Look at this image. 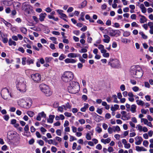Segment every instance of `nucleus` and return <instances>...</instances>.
Returning a JSON list of instances; mask_svg holds the SVG:
<instances>
[{"label":"nucleus","instance_id":"obj_1","mask_svg":"<svg viewBox=\"0 0 153 153\" xmlns=\"http://www.w3.org/2000/svg\"><path fill=\"white\" fill-rule=\"evenodd\" d=\"M17 89L20 92H24L27 90L26 82L25 79L22 77L18 78L16 81Z\"/></svg>","mask_w":153,"mask_h":153},{"label":"nucleus","instance_id":"obj_2","mask_svg":"<svg viewBox=\"0 0 153 153\" xmlns=\"http://www.w3.org/2000/svg\"><path fill=\"white\" fill-rule=\"evenodd\" d=\"M79 90V85L78 82L74 81L70 82L68 87V90L69 93L75 94L78 93Z\"/></svg>","mask_w":153,"mask_h":153},{"label":"nucleus","instance_id":"obj_3","mask_svg":"<svg viewBox=\"0 0 153 153\" xmlns=\"http://www.w3.org/2000/svg\"><path fill=\"white\" fill-rule=\"evenodd\" d=\"M130 72L131 74L134 75L136 78H140L143 74L142 69L139 66H132Z\"/></svg>","mask_w":153,"mask_h":153},{"label":"nucleus","instance_id":"obj_4","mask_svg":"<svg viewBox=\"0 0 153 153\" xmlns=\"http://www.w3.org/2000/svg\"><path fill=\"white\" fill-rule=\"evenodd\" d=\"M74 77L73 73L70 71L65 72L62 75L61 79L65 82H67L72 80Z\"/></svg>","mask_w":153,"mask_h":153},{"label":"nucleus","instance_id":"obj_5","mask_svg":"<svg viewBox=\"0 0 153 153\" xmlns=\"http://www.w3.org/2000/svg\"><path fill=\"white\" fill-rule=\"evenodd\" d=\"M7 137L9 139L12 140L14 142H17L20 140L19 135L14 131H10L8 133Z\"/></svg>","mask_w":153,"mask_h":153},{"label":"nucleus","instance_id":"obj_6","mask_svg":"<svg viewBox=\"0 0 153 153\" xmlns=\"http://www.w3.org/2000/svg\"><path fill=\"white\" fill-rule=\"evenodd\" d=\"M39 87L40 90L47 96H50L52 94V91L47 85L42 84L39 85Z\"/></svg>","mask_w":153,"mask_h":153},{"label":"nucleus","instance_id":"obj_7","mask_svg":"<svg viewBox=\"0 0 153 153\" xmlns=\"http://www.w3.org/2000/svg\"><path fill=\"white\" fill-rule=\"evenodd\" d=\"M1 94L4 100H7L12 96L8 89L6 88H3L1 91Z\"/></svg>","mask_w":153,"mask_h":153},{"label":"nucleus","instance_id":"obj_8","mask_svg":"<svg viewBox=\"0 0 153 153\" xmlns=\"http://www.w3.org/2000/svg\"><path fill=\"white\" fill-rule=\"evenodd\" d=\"M30 77L34 82L38 83L41 80V75L39 73H35L32 74Z\"/></svg>","mask_w":153,"mask_h":153},{"label":"nucleus","instance_id":"obj_9","mask_svg":"<svg viewBox=\"0 0 153 153\" xmlns=\"http://www.w3.org/2000/svg\"><path fill=\"white\" fill-rule=\"evenodd\" d=\"M32 103V101L31 99H29L25 101H24L21 105V106L23 108H28L31 107Z\"/></svg>","mask_w":153,"mask_h":153},{"label":"nucleus","instance_id":"obj_10","mask_svg":"<svg viewBox=\"0 0 153 153\" xmlns=\"http://www.w3.org/2000/svg\"><path fill=\"white\" fill-rule=\"evenodd\" d=\"M119 61L117 59H113L108 63V64L112 67L116 68L119 66Z\"/></svg>","mask_w":153,"mask_h":153},{"label":"nucleus","instance_id":"obj_11","mask_svg":"<svg viewBox=\"0 0 153 153\" xmlns=\"http://www.w3.org/2000/svg\"><path fill=\"white\" fill-rule=\"evenodd\" d=\"M135 143L136 145H140L143 141V139L142 137L140 136L136 137L135 138Z\"/></svg>","mask_w":153,"mask_h":153},{"label":"nucleus","instance_id":"obj_12","mask_svg":"<svg viewBox=\"0 0 153 153\" xmlns=\"http://www.w3.org/2000/svg\"><path fill=\"white\" fill-rule=\"evenodd\" d=\"M21 5L20 3L19 2H14L13 3V9L17 10H19L20 8Z\"/></svg>","mask_w":153,"mask_h":153},{"label":"nucleus","instance_id":"obj_13","mask_svg":"<svg viewBox=\"0 0 153 153\" xmlns=\"http://www.w3.org/2000/svg\"><path fill=\"white\" fill-rule=\"evenodd\" d=\"M64 61L66 63H71L73 64L76 63L77 62V60L71 58H67Z\"/></svg>","mask_w":153,"mask_h":153},{"label":"nucleus","instance_id":"obj_14","mask_svg":"<svg viewBox=\"0 0 153 153\" xmlns=\"http://www.w3.org/2000/svg\"><path fill=\"white\" fill-rule=\"evenodd\" d=\"M122 141L126 149H129L130 148L131 146L130 144L129 143H127V141L125 139H122Z\"/></svg>","mask_w":153,"mask_h":153},{"label":"nucleus","instance_id":"obj_15","mask_svg":"<svg viewBox=\"0 0 153 153\" xmlns=\"http://www.w3.org/2000/svg\"><path fill=\"white\" fill-rule=\"evenodd\" d=\"M80 56L79 54L74 53H70L68 55V57L70 58H76Z\"/></svg>","mask_w":153,"mask_h":153},{"label":"nucleus","instance_id":"obj_16","mask_svg":"<svg viewBox=\"0 0 153 153\" xmlns=\"http://www.w3.org/2000/svg\"><path fill=\"white\" fill-rule=\"evenodd\" d=\"M128 96L129 97L128 98V100L130 101L131 102H133L134 101V95L132 92H129L128 93Z\"/></svg>","mask_w":153,"mask_h":153},{"label":"nucleus","instance_id":"obj_17","mask_svg":"<svg viewBox=\"0 0 153 153\" xmlns=\"http://www.w3.org/2000/svg\"><path fill=\"white\" fill-rule=\"evenodd\" d=\"M98 48L99 49L101 53L106 52V50L104 46L102 44H100L98 46Z\"/></svg>","mask_w":153,"mask_h":153},{"label":"nucleus","instance_id":"obj_18","mask_svg":"<svg viewBox=\"0 0 153 153\" xmlns=\"http://www.w3.org/2000/svg\"><path fill=\"white\" fill-rule=\"evenodd\" d=\"M139 16L141 17L140 19V22L141 23H144L146 22L147 19L144 16L142 15L141 14H139Z\"/></svg>","mask_w":153,"mask_h":153},{"label":"nucleus","instance_id":"obj_19","mask_svg":"<svg viewBox=\"0 0 153 153\" xmlns=\"http://www.w3.org/2000/svg\"><path fill=\"white\" fill-rule=\"evenodd\" d=\"M93 133L92 131H89L86 134L85 138L88 140H90L91 139V136L93 135Z\"/></svg>","mask_w":153,"mask_h":153},{"label":"nucleus","instance_id":"obj_20","mask_svg":"<svg viewBox=\"0 0 153 153\" xmlns=\"http://www.w3.org/2000/svg\"><path fill=\"white\" fill-rule=\"evenodd\" d=\"M47 16V14L45 13H41L39 15V19L41 22H42L44 21V19Z\"/></svg>","mask_w":153,"mask_h":153},{"label":"nucleus","instance_id":"obj_21","mask_svg":"<svg viewBox=\"0 0 153 153\" xmlns=\"http://www.w3.org/2000/svg\"><path fill=\"white\" fill-rule=\"evenodd\" d=\"M104 39H103V41L106 43H108L110 41V38L109 36L107 35H103Z\"/></svg>","mask_w":153,"mask_h":153},{"label":"nucleus","instance_id":"obj_22","mask_svg":"<svg viewBox=\"0 0 153 153\" xmlns=\"http://www.w3.org/2000/svg\"><path fill=\"white\" fill-rule=\"evenodd\" d=\"M136 150L138 152L146 151H147L146 149L142 146H136Z\"/></svg>","mask_w":153,"mask_h":153},{"label":"nucleus","instance_id":"obj_23","mask_svg":"<svg viewBox=\"0 0 153 153\" xmlns=\"http://www.w3.org/2000/svg\"><path fill=\"white\" fill-rule=\"evenodd\" d=\"M54 117L55 116L54 115H50L49 118L47 120V122L51 123H52Z\"/></svg>","mask_w":153,"mask_h":153},{"label":"nucleus","instance_id":"obj_24","mask_svg":"<svg viewBox=\"0 0 153 153\" xmlns=\"http://www.w3.org/2000/svg\"><path fill=\"white\" fill-rule=\"evenodd\" d=\"M29 6L28 4H27V2L23 3L22 6V9L24 10H26L27 9L28 7Z\"/></svg>","mask_w":153,"mask_h":153},{"label":"nucleus","instance_id":"obj_25","mask_svg":"<svg viewBox=\"0 0 153 153\" xmlns=\"http://www.w3.org/2000/svg\"><path fill=\"white\" fill-rule=\"evenodd\" d=\"M140 8L141 9V11L143 13H145L146 12V8L145 7L143 4H142L140 5Z\"/></svg>","mask_w":153,"mask_h":153},{"label":"nucleus","instance_id":"obj_26","mask_svg":"<svg viewBox=\"0 0 153 153\" xmlns=\"http://www.w3.org/2000/svg\"><path fill=\"white\" fill-rule=\"evenodd\" d=\"M64 110L66 111L68 109H70L71 108V105L68 102L67 103L66 105H63L62 106Z\"/></svg>","mask_w":153,"mask_h":153},{"label":"nucleus","instance_id":"obj_27","mask_svg":"<svg viewBox=\"0 0 153 153\" xmlns=\"http://www.w3.org/2000/svg\"><path fill=\"white\" fill-rule=\"evenodd\" d=\"M111 140L109 138H108L105 139H101V141L104 144H106L109 143L110 142Z\"/></svg>","mask_w":153,"mask_h":153},{"label":"nucleus","instance_id":"obj_28","mask_svg":"<svg viewBox=\"0 0 153 153\" xmlns=\"http://www.w3.org/2000/svg\"><path fill=\"white\" fill-rule=\"evenodd\" d=\"M136 108L137 106L135 105H132L131 106L130 111L132 113H134L136 112Z\"/></svg>","mask_w":153,"mask_h":153},{"label":"nucleus","instance_id":"obj_29","mask_svg":"<svg viewBox=\"0 0 153 153\" xmlns=\"http://www.w3.org/2000/svg\"><path fill=\"white\" fill-rule=\"evenodd\" d=\"M8 44L10 46L13 45L15 46L16 45V42L11 39H10L8 41Z\"/></svg>","mask_w":153,"mask_h":153},{"label":"nucleus","instance_id":"obj_30","mask_svg":"<svg viewBox=\"0 0 153 153\" xmlns=\"http://www.w3.org/2000/svg\"><path fill=\"white\" fill-rule=\"evenodd\" d=\"M84 105V106L80 109L81 111L82 112H85L89 107V105L88 104L85 103Z\"/></svg>","mask_w":153,"mask_h":153},{"label":"nucleus","instance_id":"obj_31","mask_svg":"<svg viewBox=\"0 0 153 153\" xmlns=\"http://www.w3.org/2000/svg\"><path fill=\"white\" fill-rule=\"evenodd\" d=\"M119 106L118 105L115 104L114 106H112L111 107V110L112 111H115L117 110L118 109Z\"/></svg>","mask_w":153,"mask_h":153},{"label":"nucleus","instance_id":"obj_32","mask_svg":"<svg viewBox=\"0 0 153 153\" xmlns=\"http://www.w3.org/2000/svg\"><path fill=\"white\" fill-rule=\"evenodd\" d=\"M137 104L139 105L143 106L145 104V102L142 100H136Z\"/></svg>","mask_w":153,"mask_h":153},{"label":"nucleus","instance_id":"obj_33","mask_svg":"<svg viewBox=\"0 0 153 153\" xmlns=\"http://www.w3.org/2000/svg\"><path fill=\"white\" fill-rule=\"evenodd\" d=\"M115 30H110L108 31L109 34L111 36H115Z\"/></svg>","mask_w":153,"mask_h":153},{"label":"nucleus","instance_id":"obj_34","mask_svg":"<svg viewBox=\"0 0 153 153\" xmlns=\"http://www.w3.org/2000/svg\"><path fill=\"white\" fill-rule=\"evenodd\" d=\"M27 62L28 65L33 64L34 63V60L33 59H31L30 58H28L27 60Z\"/></svg>","mask_w":153,"mask_h":153},{"label":"nucleus","instance_id":"obj_35","mask_svg":"<svg viewBox=\"0 0 153 153\" xmlns=\"http://www.w3.org/2000/svg\"><path fill=\"white\" fill-rule=\"evenodd\" d=\"M27 114L30 117H32L34 115V113L33 111H28L27 112Z\"/></svg>","mask_w":153,"mask_h":153},{"label":"nucleus","instance_id":"obj_36","mask_svg":"<svg viewBox=\"0 0 153 153\" xmlns=\"http://www.w3.org/2000/svg\"><path fill=\"white\" fill-rule=\"evenodd\" d=\"M112 98L114 100V102L118 103L119 102V101L117 100V97L116 95H112Z\"/></svg>","mask_w":153,"mask_h":153},{"label":"nucleus","instance_id":"obj_37","mask_svg":"<svg viewBox=\"0 0 153 153\" xmlns=\"http://www.w3.org/2000/svg\"><path fill=\"white\" fill-rule=\"evenodd\" d=\"M121 114L122 115V117L126 118L127 120H128L129 118L126 117V112L125 111H123L121 112Z\"/></svg>","mask_w":153,"mask_h":153},{"label":"nucleus","instance_id":"obj_38","mask_svg":"<svg viewBox=\"0 0 153 153\" xmlns=\"http://www.w3.org/2000/svg\"><path fill=\"white\" fill-rule=\"evenodd\" d=\"M20 29L21 31L23 33L26 34L27 32V29L25 27H22L20 28Z\"/></svg>","mask_w":153,"mask_h":153},{"label":"nucleus","instance_id":"obj_39","mask_svg":"<svg viewBox=\"0 0 153 153\" xmlns=\"http://www.w3.org/2000/svg\"><path fill=\"white\" fill-rule=\"evenodd\" d=\"M142 128L143 126L140 124L137 125L136 127V128L140 132L142 131Z\"/></svg>","mask_w":153,"mask_h":153},{"label":"nucleus","instance_id":"obj_40","mask_svg":"<svg viewBox=\"0 0 153 153\" xmlns=\"http://www.w3.org/2000/svg\"><path fill=\"white\" fill-rule=\"evenodd\" d=\"M139 33L140 35L142 37L143 39H146L147 38V36L145 35L143 32L140 31V32Z\"/></svg>","mask_w":153,"mask_h":153},{"label":"nucleus","instance_id":"obj_41","mask_svg":"<svg viewBox=\"0 0 153 153\" xmlns=\"http://www.w3.org/2000/svg\"><path fill=\"white\" fill-rule=\"evenodd\" d=\"M53 58L51 57H46L45 58V61L46 62H50L51 61Z\"/></svg>","mask_w":153,"mask_h":153},{"label":"nucleus","instance_id":"obj_42","mask_svg":"<svg viewBox=\"0 0 153 153\" xmlns=\"http://www.w3.org/2000/svg\"><path fill=\"white\" fill-rule=\"evenodd\" d=\"M16 10L14 9L11 11V14L10 15V16L11 17H13V16L16 15L17 12Z\"/></svg>","mask_w":153,"mask_h":153},{"label":"nucleus","instance_id":"obj_43","mask_svg":"<svg viewBox=\"0 0 153 153\" xmlns=\"http://www.w3.org/2000/svg\"><path fill=\"white\" fill-rule=\"evenodd\" d=\"M87 1L86 0H84L80 4V7L83 8L87 4Z\"/></svg>","mask_w":153,"mask_h":153},{"label":"nucleus","instance_id":"obj_44","mask_svg":"<svg viewBox=\"0 0 153 153\" xmlns=\"http://www.w3.org/2000/svg\"><path fill=\"white\" fill-rule=\"evenodd\" d=\"M132 90L133 91L135 92H137L140 90L139 88L136 86H135L132 88Z\"/></svg>","mask_w":153,"mask_h":153},{"label":"nucleus","instance_id":"obj_45","mask_svg":"<svg viewBox=\"0 0 153 153\" xmlns=\"http://www.w3.org/2000/svg\"><path fill=\"white\" fill-rule=\"evenodd\" d=\"M114 132H119L120 130V128L118 126H114Z\"/></svg>","mask_w":153,"mask_h":153},{"label":"nucleus","instance_id":"obj_46","mask_svg":"<svg viewBox=\"0 0 153 153\" xmlns=\"http://www.w3.org/2000/svg\"><path fill=\"white\" fill-rule=\"evenodd\" d=\"M141 123L143 122L145 125H146L148 122V120L145 118H141Z\"/></svg>","mask_w":153,"mask_h":153},{"label":"nucleus","instance_id":"obj_47","mask_svg":"<svg viewBox=\"0 0 153 153\" xmlns=\"http://www.w3.org/2000/svg\"><path fill=\"white\" fill-rule=\"evenodd\" d=\"M102 53V54L103 56L105 57H108L109 56V53H107L106 52Z\"/></svg>","mask_w":153,"mask_h":153},{"label":"nucleus","instance_id":"obj_48","mask_svg":"<svg viewBox=\"0 0 153 153\" xmlns=\"http://www.w3.org/2000/svg\"><path fill=\"white\" fill-rule=\"evenodd\" d=\"M95 130L97 131L98 133H100L102 131V128L99 126L97 127L96 129Z\"/></svg>","mask_w":153,"mask_h":153},{"label":"nucleus","instance_id":"obj_49","mask_svg":"<svg viewBox=\"0 0 153 153\" xmlns=\"http://www.w3.org/2000/svg\"><path fill=\"white\" fill-rule=\"evenodd\" d=\"M130 35V32L127 31L124 32L123 34V36L125 37H127L129 36Z\"/></svg>","mask_w":153,"mask_h":153},{"label":"nucleus","instance_id":"obj_50","mask_svg":"<svg viewBox=\"0 0 153 153\" xmlns=\"http://www.w3.org/2000/svg\"><path fill=\"white\" fill-rule=\"evenodd\" d=\"M66 57L65 55L63 54H61L59 57V59L60 60H62L63 59H65Z\"/></svg>","mask_w":153,"mask_h":153},{"label":"nucleus","instance_id":"obj_51","mask_svg":"<svg viewBox=\"0 0 153 153\" xmlns=\"http://www.w3.org/2000/svg\"><path fill=\"white\" fill-rule=\"evenodd\" d=\"M149 143L147 140H145L143 141V145L146 147H148Z\"/></svg>","mask_w":153,"mask_h":153},{"label":"nucleus","instance_id":"obj_52","mask_svg":"<svg viewBox=\"0 0 153 153\" xmlns=\"http://www.w3.org/2000/svg\"><path fill=\"white\" fill-rule=\"evenodd\" d=\"M39 114L41 117L44 118H45L46 117V115L43 111L39 113Z\"/></svg>","mask_w":153,"mask_h":153},{"label":"nucleus","instance_id":"obj_53","mask_svg":"<svg viewBox=\"0 0 153 153\" xmlns=\"http://www.w3.org/2000/svg\"><path fill=\"white\" fill-rule=\"evenodd\" d=\"M108 131L109 134H111L112 133L113 131H114V129H113L111 127H110L108 128Z\"/></svg>","mask_w":153,"mask_h":153},{"label":"nucleus","instance_id":"obj_54","mask_svg":"<svg viewBox=\"0 0 153 153\" xmlns=\"http://www.w3.org/2000/svg\"><path fill=\"white\" fill-rule=\"evenodd\" d=\"M84 13H82L80 14L81 17L79 18V20H81L83 21H85V19L84 18Z\"/></svg>","mask_w":153,"mask_h":153},{"label":"nucleus","instance_id":"obj_55","mask_svg":"<svg viewBox=\"0 0 153 153\" xmlns=\"http://www.w3.org/2000/svg\"><path fill=\"white\" fill-rule=\"evenodd\" d=\"M37 142L41 146H43L44 144V143L43 141L41 140H38L37 141Z\"/></svg>","mask_w":153,"mask_h":153},{"label":"nucleus","instance_id":"obj_56","mask_svg":"<svg viewBox=\"0 0 153 153\" xmlns=\"http://www.w3.org/2000/svg\"><path fill=\"white\" fill-rule=\"evenodd\" d=\"M51 151L54 153H56L57 151V148L54 146H52L51 149Z\"/></svg>","mask_w":153,"mask_h":153},{"label":"nucleus","instance_id":"obj_57","mask_svg":"<svg viewBox=\"0 0 153 153\" xmlns=\"http://www.w3.org/2000/svg\"><path fill=\"white\" fill-rule=\"evenodd\" d=\"M5 25L8 27L11 28L12 27V25L10 23L6 21L5 23H4Z\"/></svg>","mask_w":153,"mask_h":153},{"label":"nucleus","instance_id":"obj_58","mask_svg":"<svg viewBox=\"0 0 153 153\" xmlns=\"http://www.w3.org/2000/svg\"><path fill=\"white\" fill-rule=\"evenodd\" d=\"M26 57H23L22 58V64L23 65H25L26 64Z\"/></svg>","mask_w":153,"mask_h":153},{"label":"nucleus","instance_id":"obj_59","mask_svg":"<svg viewBox=\"0 0 153 153\" xmlns=\"http://www.w3.org/2000/svg\"><path fill=\"white\" fill-rule=\"evenodd\" d=\"M18 50L22 53H24L25 51L24 48L22 47H19L18 49Z\"/></svg>","mask_w":153,"mask_h":153},{"label":"nucleus","instance_id":"obj_60","mask_svg":"<svg viewBox=\"0 0 153 153\" xmlns=\"http://www.w3.org/2000/svg\"><path fill=\"white\" fill-rule=\"evenodd\" d=\"M78 121L81 125L84 124L85 122V120L83 119L79 120Z\"/></svg>","mask_w":153,"mask_h":153},{"label":"nucleus","instance_id":"obj_61","mask_svg":"<svg viewBox=\"0 0 153 153\" xmlns=\"http://www.w3.org/2000/svg\"><path fill=\"white\" fill-rule=\"evenodd\" d=\"M64 114L65 116L68 117H70L72 115V114L71 113H70L68 112H65L64 113Z\"/></svg>","mask_w":153,"mask_h":153},{"label":"nucleus","instance_id":"obj_62","mask_svg":"<svg viewBox=\"0 0 153 153\" xmlns=\"http://www.w3.org/2000/svg\"><path fill=\"white\" fill-rule=\"evenodd\" d=\"M71 129L73 132L76 133V132L77 129L76 127L74 126H71Z\"/></svg>","mask_w":153,"mask_h":153},{"label":"nucleus","instance_id":"obj_63","mask_svg":"<svg viewBox=\"0 0 153 153\" xmlns=\"http://www.w3.org/2000/svg\"><path fill=\"white\" fill-rule=\"evenodd\" d=\"M107 7V6L106 4L104 3L101 6V9L102 10H105Z\"/></svg>","mask_w":153,"mask_h":153},{"label":"nucleus","instance_id":"obj_64","mask_svg":"<svg viewBox=\"0 0 153 153\" xmlns=\"http://www.w3.org/2000/svg\"><path fill=\"white\" fill-rule=\"evenodd\" d=\"M5 12L7 14L11 12V9L10 7H7L5 9Z\"/></svg>","mask_w":153,"mask_h":153}]
</instances>
